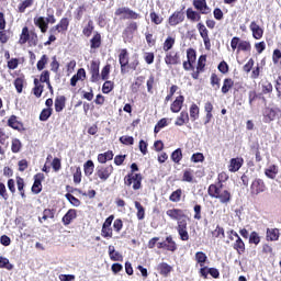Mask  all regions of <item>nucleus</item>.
I'll list each match as a JSON object with an SVG mask.
<instances>
[{"label":"nucleus","mask_w":281,"mask_h":281,"mask_svg":"<svg viewBox=\"0 0 281 281\" xmlns=\"http://www.w3.org/2000/svg\"><path fill=\"white\" fill-rule=\"evenodd\" d=\"M193 5L195 10L201 12V14H207L210 12V8L207 7V2L205 0H193Z\"/></svg>","instance_id":"obj_16"},{"label":"nucleus","mask_w":281,"mask_h":281,"mask_svg":"<svg viewBox=\"0 0 281 281\" xmlns=\"http://www.w3.org/2000/svg\"><path fill=\"white\" fill-rule=\"evenodd\" d=\"M150 20L151 23H155V25H161L164 18L159 16L156 12H151Z\"/></svg>","instance_id":"obj_54"},{"label":"nucleus","mask_w":281,"mask_h":281,"mask_svg":"<svg viewBox=\"0 0 281 281\" xmlns=\"http://www.w3.org/2000/svg\"><path fill=\"white\" fill-rule=\"evenodd\" d=\"M232 87H234V80H232V78H226L224 79V83L222 87V93H229V89H232Z\"/></svg>","instance_id":"obj_35"},{"label":"nucleus","mask_w":281,"mask_h":281,"mask_svg":"<svg viewBox=\"0 0 281 281\" xmlns=\"http://www.w3.org/2000/svg\"><path fill=\"white\" fill-rule=\"evenodd\" d=\"M184 101H186V98H183V95L177 97L176 100L170 105L171 113H179L181 109H183Z\"/></svg>","instance_id":"obj_11"},{"label":"nucleus","mask_w":281,"mask_h":281,"mask_svg":"<svg viewBox=\"0 0 281 281\" xmlns=\"http://www.w3.org/2000/svg\"><path fill=\"white\" fill-rule=\"evenodd\" d=\"M166 126H168V119L159 120L157 122V124L155 125L154 133L157 135V133H159V131H161V128H166Z\"/></svg>","instance_id":"obj_39"},{"label":"nucleus","mask_w":281,"mask_h":281,"mask_svg":"<svg viewBox=\"0 0 281 281\" xmlns=\"http://www.w3.org/2000/svg\"><path fill=\"white\" fill-rule=\"evenodd\" d=\"M102 45V35L100 33L95 32L93 37L90 40V47L91 49H98Z\"/></svg>","instance_id":"obj_21"},{"label":"nucleus","mask_w":281,"mask_h":281,"mask_svg":"<svg viewBox=\"0 0 281 281\" xmlns=\"http://www.w3.org/2000/svg\"><path fill=\"white\" fill-rule=\"evenodd\" d=\"M33 23L36 27L41 30L42 34H45L49 29V25L47 24V19L45 16H35L33 19Z\"/></svg>","instance_id":"obj_8"},{"label":"nucleus","mask_w":281,"mask_h":281,"mask_svg":"<svg viewBox=\"0 0 281 281\" xmlns=\"http://www.w3.org/2000/svg\"><path fill=\"white\" fill-rule=\"evenodd\" d=\"M66 199H67V201H69V203H71V205H74L75 207H79L80 200H78V198L74 196V194L67 193Z\"/></svg>","instance_id":"obj_52"},{"label":"nucleus","mask_w":281,"mask_h":281,"mask_svg":"<svg viewBox=\"0 0 281 281\" xmlns=\"http://www.w3.org/2000/svg\"><path fill=\"white\" fill-rule=\"evenodd\" d=\"M249 243L251 245H259L260 244V235L258 233L252 232L249 236Z\"/></svg>","instance_id":"obj_56"},{"label":"nucleus","mask_w":281,"mask_h":281,"mask_svg":"<svg viewBox=\"0 0 281 281\" xmlns=\"http://www.w3.org/2000/svg\"><path fill=\"white\" fill-rule=\"evenodd\" d=\"M171 159L175 164H179V161H181V159H183V154L181 153V148L176 149L172 154H171Z\"/></svg>","instance_id":"obj_45"},{"label":"nucleus","mask_w":281,"mask_h":281,"mask_svg":"<svg viewBox=\"0 0 281 281\" xmlns=\"http://www.w3.org/2000/svg\"><path fill=\"white\" fill-rule=\"evenodd\" d=\"M233 247L237 252L245 254V241H243V238L237 237Z\"/></svg>","instance_id":"obj_32"},{"label":"nucleus","mask_w":281,"mask_h":281,"mask_svg":"<svg viewBox=\"0 0 281 281\" xmlns=\"http://www.w3.org/2000/svg\"><path fill=\"white\" fill-rule=\"evenodd\" d=\"M59 280L60 281H75L76 276H74V274H60Z\"/></svg>","instance_id":"obj_64"},{"label":"nucleus","mask_w":281,"mask_h":281,"mask_svg":"<svg viewBox=\"0 0 281 281\" xmlns=\"http://www.w3.org/2000/svg\"><path fill=\"white\" fill-rule=\"evenodd\" d=\"M124 227V223L122 220L117 218L113 222V229L116 231L117 234L122 232V228Z\"/></svg>","instance_id":"obj_60"},{"label":"nucleus","mask_w":281,"mask_h":281,"mask_svg":"<svg viewBox=\"0 0 281 281\" xmlns=\"http://www.w3.org/2000/svg\"><path fill=\"white\" fill-rule=\"evenodd\" d=\"M187 19H189V21H201V14H199V12L192 10L191 8L187 9Z\"/></svg>","instance_id":"obj_29"},{"label":"nucleus","mask_w":281,"mask_h":281,"mask_svg":"<svg viewBox=\"0 0 281 281\" xmlns=\"http://www.w3.org/2000/svg\"><path fill=\"white\" fill-rule=\"evenodd\" d=\"M211 85L215 89V91H218L221 89V79L216 74H212L211 76Z\"/></svg>","instance_id":"obj_43"},{"label":"nucleus","mask_w":281,"mask_h":281,"mask_svg":"<svg viewBox=\"0 0 281 281\" xmlns=\"http://www.w3.org/2000/svg\"><path fill=\"white\" fill-rule=\"evenodd\" d=\"M184 19H186V15H183V12L181 11L175 12L169 18V25L171 26L179 25V23H183Z\"/></svg>","instance_id":"obj_15"},{"label":"nucleus","mask_w":281,"mask_h":281,"mask_svg":"<svg viewBox=\"0 0 281 281\" xmlns=\"http://www.w3.org/2000/svg\"><path fill=\"white\" fill-rule=\"evenodd\" d=\"M167 216L172 221H180V218H186V214L181 209H170L166 212Z\"/></svg>","instance_id":"obj_14"},{"label":"nucleus","mask_w":281,"mask_h":281,"mask_svg":"<svg viewBox=\"0 0 281 281\" xmlns=\"http://www.w3.org/2000/svg\"><path fill=\"white\" fill-rule=\"evenodd\" d=\"M45 65H47V55H43L37 61L38 71H43V69H45Z\"/></svg>","instance_id":"obj_58"},{"label":"nucleus","mask_w":281,"mask_h":281,"mask_svg":"<svg viewBox=\"0 0 281 281\" xmlns=\"http://www.w3.org/2000/svg\"><path fill=\"white\" fill-rule=\"evenodd\" d=\"M198 30H199V33H200V36L201 38H210V32L207 31V27H205V24L203 23H198L196 25Z\"/></svg>","instance_id":"obj_36"},{"label":"nucleus","mask_w":281,"mask_h":281,"mask_svg":"<svg viewBox=\"0 0 281 281\" xmlns=\"http://www.w3.org/2000/svg\"><path fill=\"white\" fill-rule=\"evenodd\" d=\"M280 238V229L278 228H268L267 229V240H278Z\"/></svg>","instance_id":"obj_25"},{"label":"nucleus","mask_w":281,"mask_h":281,"mask_svg":"<svg viewBox=\"0 0 281 281\" xmlns=\"http://www.w3.org/2000/svg\"><path fill=\"white\" fill-rule=\"evenodd\" d=\"M29 45L36 47L38 45V35L36 33H31L29 35Z\"/></svg>","instance_id":"obj_55"},{"label":"nucleus","mask_w":281,"mask_h":281,"mask_svg":"<svg viewBox=\"0 0 281 281\" xmlns=\"http://www.w3.org/2000/svg\"><path fill=\"white\" fill-rule=\"evenodd\" d=\"M179 229H188V221L186 220V215H184V217H180L178 220L177 231H179Z\"/></svg>","instance_id":"obj_61"},{"label":"nucleus","mask_w":281,"mask_h":281,"mask_svg":"<svg viewBox=\"0 0 281 281\" xmlns=\"http://www.w3.org/2000/svg\"><path fill=\"white\" fill-rule=\"evenodd\" d=\"M134 205H135V209L137 210L136 216L138 221H144V218L146 217V210L144 209L142 203H139L138 201H135Z\"/></svg>","instance_id":"obj_24"},{"label":"nucleus","mask_w":281,"mask_h":281,"mask_svg":"<svg viewBox=\"0 0 281 281\" xmlns=\"http://www.w3.org/2000/svg\"><path fill=\"white\" fill-rule=\"evenodd\" d=\"M63 109H65V97L64 95L58 97L55 100V111L57 113H60V111H63Z\"/></svg>","instance_id":"obj_34"},{"label":"nucleus","mask_w":281,"mask_h":281,"mask_svg":"<svg viewBox=\"0 0 281 281\" xmlns=\"http://www.w3.org/2000/svg\"><path fill=\"white\" fill-rule=\"evenodd\" d=\"M251 49V44L247 41L239 42L238 52H249Z\"/></svg>","instance_id":"obj_53"},{"label":"nucleus","mask_w":281,"mask_h":281,"mask_svg":"<svg viewBox=\"0 0 281 281\" xmlns=\"http://www.w3.org/2000/svg\"><path fill=\"white\" fill-rule=\"evenodd\" d=\"M188 122H190V115L188 114V111H182L176 119L175 125L183 126V124H188Z\"/></svg>","instance_id":"obj_18"},{"label":"nucleus","mask_w":281,"mask_h":281,"mask_svg":"<svg viewBox=\"0 0 281 281\" xmlns=\"http://www.w3.org/2000/svg\"><path fill=\"white\" fill-rule=\"evenodd\" d=\"M172 47H175V38L169 36L166 38L162 49L164 52H170Z\"/></svg>","instance_id":"obj_42"},{"label":"nucleus","mask_w":281,"mask_h":281,"mask_svg":"<svg viewBox=\"0 0 281 281\" xmlns=\"http://www.w3.org/2000/svg\"><path fill=\"white\" fill-rule=\"evenodd\" d=\"M22 144L21 140L19 138H13L12 139V144H11V150L12 153L16 154V153H21V148H22Z\"/></svg>","instance_id":"obj_40"},{"label":"nucleus","mask_w":281,"mask_h":281,"mask_svg":"<svg viewBox=\"0 0 281 281\" xmlns=\"http://www.w3.org/2000/svg\"><path fill=\"white\" fill-rule=\"evenodd\" d=\"M23 78H16L14 80V87L18 91V93H23Z\"/></svg>","instance_id":"obj_59"},{"label":"nucleus","mask_w":281,"mask_h":281,"mask_svg":"<svg viewBox=\"0 0 281 281\" xmlns=\"http://www.w3.org/2000/svg\"><path fill=\"white\" fill-rule=\"evenodd\" d=\"M196 63V50L189 48L187 50V61H183L182 66L184 71H194V64Z\"/></svg>","instance_id":"obj_3"},{"label":"nucleus","mask_w":281,"mask_h":281,"mask_svg":"<svg viewBox=\"0 0 281 281\" xmlns=\"http://www.w3.org/2000/svg\"><path fill=\"white\" fill-rule=\"evenodd\" d=\"M32 5H34V0H24L19 5V12H25V10H27V8H32Z\"/></svg>","instance_id":"obj_48"},{"label":"nucleus","mask_w":281,"mask_h":281,"mask_svg":"<svg viewBox=\"0 0 281 281\" xmlns=\"http://www.w3.org/2000/svg\"><path fill=\"white\" fill-rule=\"evenodd\" d=\"M158 271L161 273V276H168V273L172 271V267L166 262H162L158 266Z\"/></svg>","instance_id":"obj_38"},{"label":"nucleus","mask_w":281,"mask_h":281,"mask_svg":"<svg viewBox=\"0 0 281 281\" xmlns=\"http://www.w3.org/2000/svg\"><path fill=\"white\" fill-rule=\"evenodd\" d=\"M0 269H7L8 271H12L14 266L10 263V259L5 257H0Z\"/></svg>","instance_id":"obj_31"},{"label":"nucleus","mask_w":281,"mask_h":281,"mask_svg":"<svg viewBox=\"0 0 281 281\" xmlns=\"http://www.w3.org/2000/svg\"><path fill=\"white\" fill-rule=\"evenodd\" d=\"M267 190V186L262 179H255L250 186V194L258 196V194H262Z\"/></svg>","instance_id":"obj_4"},{"label":"nucleus","mask_w":281,"mask_h":281,"mask_svg":"<svg viewBox=\"0 0 281 281\" xmlns=\"http://www.w3.org/2000/svg\"><path fill=\"white\" fill-rule=\"evenodd\" d=\"M166 65H181V57H179V53L169 52L165 56Z\"/></svg>","instance_id":"obj_7"},{"label":"nucleus","mask_w":281,"mask_h":281,"mask_svg":"<svg viewBox=\"0 0 281 281\" xmlns=\"http://www.w3.org/2000/svg\"><path fill=\"white\" fill-rule=\"evenodd\" d=\"M120 142L125 146H133L135 144V138H133V136H121Z\"/></svg>","instance_id":"obj_49"},{"label":"nucleus","mask_w":281,"mask_h":281,"mask_svg":"<svg viewBox=\"0 0 281 281\" xmlns=\"http://www.w3.org/2000/svg\"><path fill=\"white\" fill-rule=\"evenodd\" d=\"M67 30H69V19L63 18L57 25L49 30V32L50 34H54L55 32L60 34V32H67Z\"/></svg>","instance_id":"obj_5"},{"label":"nucleus","mask_w":281,"mask_h":281,"mask_svg":"<svg viewBox=\"0 0 281 281\" xmlns=\"http://www.w3.org/2000/svg\"><path fill=\"white\" fill-rule=\"evenodd\" d=\"M76 216H78L76 210L70 209L68 210V212L64 215L63 217V223L64 225H71V221H74L76 218Z\"/></svg>","instance_id":"obj_19"},{"label":"nucleus","mask_w":281,"mask_h":281,"mask_svg":"<svg viewBox=\"0 0 281 281\" xmlns=\"http://www.w3.org/2000/svg\"><path fill=\"white\" fill-rule=\"evenodd\" d=\"M103 93H111L113 91V83L111 81H105L102 87Z\"/></svg>","instance_id":"obj_62"},{"label":"nucleus","mask_w":281,"mask_h":281,"mask_svg":"<svg viewBox=\"0 0 281 281\" xmlns=\"http://www.w3.org/2000/svg\"><path fill=\"white\" fill-rule=\"evenodd\" d=\"M205 160V156L202 153H195L191 156V161L193 164H201Z\"/></svg>","instance_id":"obj_51"},{"label":"nucleus","mask_w":281,"mask_h":281,"mask_svg":"<svg viewBox=\"0 0 281 281\" xmlns=\"http://www.w3.org/2000/svg\"><path fill=\"white\" fill-rule=\"evenodd\" d=\"M243 164H245V160L240 157L231 159V164L228 166L229 172H238L239 168H243Z\"/></svg>","instance_id":"obj_12"},{"label":"nucleus","mask_w":281,"mask_h":281,"mask_svg":"<svg viewBox=\"0 0 281 281\" xmlns=\"http://www.w3.org/2000/svg\"><path fill=\"white\" fill-rule=\"evenodd\" d=\"M93 30H94L93 20H89L88 25L82 30L83 36H87V38H89V36L93 34Z\"/></svg>","instance_id":"obj_37"},{"label":"nucleus","mask_w":281,"mask_h":281,"mask_svg":"<svg viewBox=\"0 0 281 281\" xmlns=\"http://www.w3.org/2000/svg\"><path fill=\"white\" fill-rule=\"evenodd\" d=\"M207 60V57L205 55H201L198 59V74H200V71H203V69L205 68V61Z\"/></svg>","instance_id":"obj_47"},{"label":"nucleus","mask_w":281,"mask_h":281,"mask_svg":"<svg viewBox=\"0 0 281 281\" xmlns=\"http://www.w3.org/2000/svg\"><path fill=\"white\" fill-rule=\"evenodd\" d=\"M272 60H273L274 65H278L280 63V60H281L280 49H274L273 50Z\"/></svg>","instance_id":"obj_63"},{"label":"nucleus","mask_w":281,"mask_h":281,"mask_svg":"<svg viewBox=\"0 0 281 281\" xmlns=\"http://www.w3.org/2000/svg\"><path fill=\"white\" fill-rule=\"evenodd\" d=\"M190 117L193 122L199 120V105H196L194 103L191 105V108H190Z\"/></svg>","instance_id":"obj_44"},{"label":"nucleus","mask_w":281,"mask_h":281,"mask_svg":"<svg viewBox=\"0 0 281 281\" xmlns=\"http://www.w3.org/2000/svg\"><path fill=\"white\" fill-rule=\"evenodd\" d=\"M182 194H183V190L177 189L170 194L169 201H171V203H179V201H181Z\"/></svg>","instance_id":"obj_30"},{"label":"nucleus","mask_w":281,"mask_h":281,"mask_svg":"<svg viewBox=\"0 0 281 281\" xmlns=\"http://www.w3.org/2000/svg\"><path fill=\"white\" fill-rule=\"evenodd\" d=\"M265 175L268 179H276L278 177V166L271 165L265 170Z\"/></svg>","instance_id":"obj_27"},{"label":"nucleus","mask_w":281,"mask_h":281,"mask_svg":"<svg viewBox=\"0 0 281 281\" xmlns=\"http://www.w3.org/2000/svg\"><path fill=\"white\" fill-rule=\"evenodd\" d=\"M249 27L250 31L252 32V38H255L256 41H260V38L265 36V30H262V27H260V25H258L256 21H252Z\"/></svg>","instance_id":"obj_9"},{"label":"nucleus","mask_w":281,"mask_h":281,"mask_svg":"<svg viewBox=\"0 0 281 281\" xmlns=\"http://www.w3.org/2000/svg\"><path fill=\"white\" fill-rule=\"evenodd\" d=\"M43 179H45V175L43 173H37L34 176V183L32 186V192L34 194H41V191L43 190Z\"/></svg>","instance_id":"obj_6"},{"label":"nucleus","mask_w":281,"mask_h":281,"mask_svg":"<svg viewBox=\"0 0 281 281\" xmlns=\"http://www.w3.org/2000/svg\"><path fill=\"white\" fill-rule=\"evenodd\" d=\"M182 181H186L187 183H193L194 182V171H192V169L186 170L182 176Z\"/></svg>","instance_id":"obj_33"},{"label":"nucleus","mask_w":281,"mask_h":281,"mask_svg":"<svg viewBox=\"0 0 281 281\" xmlns=\"http://www.w3.org/2000/svg\"><path fill=\"white\" fill-rule=\"evenodd\" d=\"M101 236L103 238H113V228L102 226Z\"/></svg>","instance_id":"obj_50"},{"label":"nucleus","mask_w":281,"mask_h":281,"mask_svg":"<svg viewBox=\"0 0 281 281\" xmlns=\"http://www.w3.org/2000/svg\"><path fill=\"white\" fill-rule=\"evenodd\" d=\"M52 117V108L44 109L40 114L41 122H47Z\"/></svg>","instance_id":"obj_41"},{"label":"nucleus","mask_w":281,"mask_h":281,"mask_svg":"<svg viewBox=\"0 0 281 281\" xmlns=\"http://www.w3.org/2000/svg\"><path fill=\"white\" fill-rule=\"evenodd\" d=\"M8 126H10L11 128H14V131H21L23 128V124L19 122V120H16L15 115H12L8 120Z\"/></svg>","instance_id":"obj_23"},{"label":"nucleus","mask_w":281,"mask_h":281,"mask_svg":"<svg viewBox=\"0 0 281 281\" xmlns=\"http://www.w3.org/2000/svg\"><path fill=\"white\" fill-rule=\"evenodd\" d=\"M195 261H196V267H205V262H207V255L203 251H198L195 254Z\"/></svg>","instance_id":"obj_22"},{"label":"nucleus","mask_w":281,"mask_h":281,"mask_svg":"<svg viewBox=\"0 0 281 281\" xmlns=\"http://www.w3.org/2000/svg\"><path fill=\"white\" fill-rule=\"evenodd\" d=\"M91 82H98L100 80V66L98 63L92 61L90 65Z\"/></svg>","instance_id":"obj_17"},{"label":"nucleus","mask_w":281,"mask_h":281,"mask_svg":"<svg viewBox=\"0 0 281 281\" xmlns=\"http://www.w3.org/2000/svg\"><path fill=\"white\" fill-rule=\"evenodd\" d=\"M80 181H82V170L77 167L74 173V183H80Z\"/></svg>","instance_id":"obj_57"},{"label":"nucleus","mask_w":281,"mask_h":281,"mask_svg":"<svg viewBox=\"0 0 281 281\" xmlns=\"http://www.w3.org/2000/svg\"><path fill=\"white\" fill-rule=\"evenodd\" d=\"M223 183L217 182L216 184H210L209 187V196H211L212 199H216L217 196H220L221 194H223Z\"/></svg>","instance_id":"obj_10"},{"label":"nucleus","mask_w":281,"mask_h":281,"mask_svg":"<svg viewBox=\"0 0 281 281\" xmlns=\"http://www.w3.org/2000/svg\"><path fill=\"white\" fill-rule=\"evenodd\" d=\"M27 41H30V29H27V26H24L22 29V33L20 35L19 43H20V45H25V43H27Z\"/></svg>","instance_id":"obj_28"},{"label":"nucleus","mask_w":281,"mask_h":281,"mask_svg":"<svg viewBox=\"0 0 281 281\" xmlns=\"http://www.w3.org/2000/svg\"><path fill=\"white\" fill-rule=\"evenodd\" d=\"M119 63L121 65V74H126L124 67L128 65V50L126 48L122 49L119 55Z\"/></svg>","instance_id":"obj_13"},{"label":"nucleus","mask_w":281,"mask_h":281,"mask_svg":"<svg viewBox=\"0 0 281 281\" xmlns=\"http://www.w3.org/2000/svg\"><path fill=\"white\" fill-rule=\"evenodd\" d=\"M142 176L140 173H128L124 177V184L127 188H133V190H140L142 189Z\"/></svg>","instance_id":"obj_2"},{"label":"nucleus","mask_w":281,"mask_h":281,"mask_svg":"<svg viewBox=\"0 0 281 281\" xmlns=\"http://www.w3.org/2000/svg\"><path fill=\"white\" fill-rule=\"evenodd\" d=\"M113 175L112 165H99L95 168L94 177L100 179V181H109L110 177Z\"/></svg>","instance_id":"obj_1"},{"label":"nucleus","mask_w":281,"mask_h":281,"mask_svg":"<svg viewBox=\"0 0 281 281\" xmlns=\"http://www.w3.org/2000/svg\"><path fill=\"white\" fill-rule=\"evenodd\" d=\"M47 218H54V211L49 209H45L43 211L42 217H38L40 223H43V221H47Z\"/></svg>","instance_id":"obj_46"},{"label":"nucleus","mask_w":281,"mask_h":281,"mask_svg":"<svg viewBox=\"0 0 281 281\" xmlns=\"http://www.w3.org/2000/svg\"><path fill=\"white\" fill-rule=\"evenodd\" d=\"M220 203L227 205L232 201V193L227 190H224L220 195L216 196Z\"/></svg>","instance_id":"obj_20"},{"label":"nucleus","mask_w":281,"mask_h":281,"mask_svg":"<svg viewBox=\"0 0 281 281\" xmlns=\"http://www.w3.org/2000/svg\"><path fill=\"white\" fill-rule=\"evenodd\" d=\"M94 168L95 165L93 164V160H87L83 165V172L86 177H91V175H93Z\"/></svg>","instance_id":"obj_26"}]
</instances>
